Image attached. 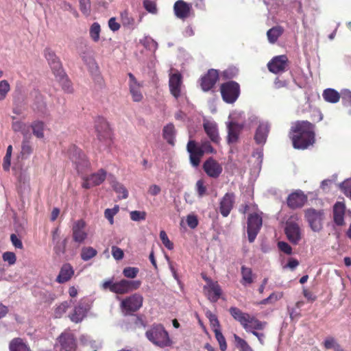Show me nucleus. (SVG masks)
I'll use <instances>...</instances> for the list:
<instances>
[{"instance_id": "1", "label": "nucleus", "mask_w": 351, "mask_h": 351, "mask_svg": "<svg viewBox=\"0 0 351 351\" xmlns=\"http://www.w3.org/2000/svg\"><path fill=\"white\" fill-rule=\"evenodd\" d=\"M315 126L308 121L293 122L289 132L293 147L298 149H305L315 142Z\"/></svg>"}, {"instance_id": "2", "label": "nucleus", "mask_w": 351, "mask_h": 351, "mask_svg": "<svg viewBox=\"0 0 351 351\" xmlns=\"http://www.w3.org/2000/svg\"><path fill=\"white\" fill-rule=\"evenodd\" d=\"M229 312L232 317L239 322L246 332L252 333L258 338L260 343L263 344V338L265 337V335L257 332V330H264L267 325L266 322H262L258 319L255 316L251 315L247 313L243 312L237 307H230Z\"/></svg>"}, {"instance_id": "3", "label": "nucleus", "mask_w": 351, "mask_h": 351, "mask_svg": "<svg viewBox=\"0 0 351 351\" xmlns=\"http://www.w3.org/2000/svg\"><path fill=\"white\" fill-rule=\"evenodd\" d=\"M141 285V281L139 280H129L122 279L119 282H114L113 278H112L103 282L102 289L109 290L116 294L123 295L138 289Z\"/></svg>"}, {"instance_id": "4", "label": "nucleus", "mask_w": 351, "mask_h": 351, "mask_svg": "<svg viewBox=\"0 0 351 351\" xmlns=\"http://www.w3.org/2000/svg\"><path fill=\"white\" fill-rule=\"evenodd\" d=\"M145 336L149 341L160 348L171 345L169 334L161 324L153 325L146 331Z\"/></svg>"}, {"instance_id": "5", "label": "nucleus", "mask_w": 351, "mask_h": 351, "mask_svg": "<svg viewBox=\"0 0 351 351\" xmlns=\"http://www.w3.org/2000/svg\"><path fill=\"white\" fill-rule=\"evenodd\" d=\"M97 136L99 141L110 147L114 141V132L110 123L104 117H97L95 123Z\"/></svg>"}, {"instance_id": "6", "label": "nucleus", "mask_w": 351, "mask_h": 351, "mask_svg": "<svg viewBox=\"0 0 351 351\" xmlns=\"http://www.w3.org/2000/svg\"><path fill=\"white\" fill-rule=\"evenodd\" d=\"M220 91L223 100L228 104L234 103L240 95V85L234 81L221 84Z\"/></svg>"}, {"instance_id": "7", "label": "nucleus", "mask_w": 351, "mask_h": 351, "mask_svg": "<svg viewBox=\"0 0 351 351\" xmlns=\"http://www.w3.org/2000/svg\"><path fill=\"white\" fill-rule=\"evenodd\" d=\"M304 217L308 221L311 228L314 232H319L322 228L324 213L315 208H308L304 212Z\"/></svg>"}, {"instance_id": "8", "label": "nucleus", "mask_w": 351, "mask_h": 351, "mask_svg": "<svg viewBox=\"0 0 351 351\" xmlns=\"http://www.w3.org/2000/svg\"><path fill=\"white\" fill-rule=\"evenodd\" d=\"M263 223L261 216L258 213L250 214L247 217V236L250 243L254 242Z\"/></svg>"}, {"instance_id": "9", "label": "nucleus", "mask_w": 351, "mask_h": 351, "mask_svg": "<svg viewBox=\"0 0 351 351\" xmlns=\"http://www.w3.org/2000/svg\"><path fill=\"white\" fill-rule=\"evenodd\" d=\"M76 342L73 334L63 332L58 338V343L56 345L57 351H75Z\"/></svg>"}, {"instance_id": "10", "label": "nucleus", "mask_w": 351, "mask_h": 351, "mask_svg": "<svg viewBox=\"0 0 351 351\" xmlns=\"http://www.w3.org/2000/svg\"><path fill=\"white\" fill-rule=\"evenodd\" d=\"M288 66L289 60L286 55L274 56L267 64L269 71L274 74L285 72Z\"/></svg>"}, {"instance_id": "11", "label": "nucleus", "mask_w": 351, "mask_h": 351, "mask_svg": "<svg viewBox=\"0 0 351 351\" xmlns=\"http://www.w3.org/2000/svg\"><path fill=\"white\" fill-rule=\"evenodd\" d=\"M202 149L197 145L195 141H189L186 145V150L189 153L190 162L194 167H197L199 165L201 159L204 156Z\"/></svg>"}, {"instance_id": "12", "label": "nucleus", "mask_w": 351, "mask_h": 351, "mask_svg": "<svg viewBox=\"0 0 351 351\" xmlns=\"http://www.w3.org/2000/svg\"><path fill=\"white\" fill-rule=\"evenodd\" d=\"M143 298L135 293L121 302V307L127 313L137 311L143 305Z\"/></svg>"}, {"instance_id": "13", "label": "nucleus", "mask_w": 351, "mask_h": 351, "mask_svg": "<svg viewBox=\"0 0 351 351\" xmlns=\"http://www.w3.org/2000/svg\"><path fill=\"white\" fill-rule=\"evenodd\" d=\"M287 239L293 245H298L302 239V231L299 225L293 221H287L285 229Z\"/></svg>"}, {"instance_id": "14", "label": "nucleus", "mask_w": 351, "mask_h": 351, "mask_svg": "<svg viewBox=\"0 0 351 351\" xmlns=\"http://www.w3.org/2000/svg\"><path fill=\"white\" fill-rule=\"evenodd\" d=\"M219 73L217 70L209 69L206 74L200 79V86L203 91L207 92L210 90L219 80Z\"/></svg>"}, {"instance_id": "15", "label": "nucleus", "mask_w": 351, "mask_h": 351, "mask_svg": "<svg viewBox=\"0 0 351 351\" xmlns=\"http://www.w3.org/2000/svg\"><path fill=\"white\" fill-rule=\"evenodd\" d=\"M270 129L271 125L268 121H259L254 136V139L257 145L265 144Z\"/></svg>"}, {"instance_id": "16", "label": "nucleus", "mask_w": 351, "mask_h": 351, "mask_svg": "<svg viewBox=\"0 0 351 351\" xmlns=\"http://www.w3.org/2000/svg\"><path fill=\"white\" fill-rule=\"evenodd\" d=\"M203 169L208 176L217 178L221 173V165L214 158L210 157L203 164Z\"/></svg>"}, {"instance_id": "17", "label": "nucleus", "mask_w": 351, "mask_h": 351, "mask_svg": "<svg viewBox=\"0 0 351 351\" xmlns=\"http://www.w3.org/2000/svg\"><path fill=\"white\" fill-rule=\"evenodd\" d=\"M235 202L234 193H226L221 199L219 202V212L221 215L226 217L230 213Z\"/></svg>"}, {"instance_id": "18", "label": "nucleus", "mask_w": 351, "mask_h": 351, "mask_svg": "<svg viewBox=\"0 0 351 351\" xmlns=\"http://www.w3.org/2000/svg\"><path fill=\"white\" fill-rule=\"evenodd\" d=\"M173 12L177 18L185 20L191 14L192 5L183 0H178L173 5Z\"/></svg>"}, {"instance_id": "19", "label": "nucleus", "mask_w": 351, "mask_h": 351, "mask_svg": "<svg viewBox=\"0 0 351 351\" xmlns=\"http://www.w3.org/2000/svg\"><path fill=\"white\" fill-rule=\"evenodd\" d=\"M307 201V196L302 191L291 193L287 199V206L291 209L302 207Z\"/></svg>"}, {"instance_id": "20", "label": "nucleus", "mask_w": 351, "mask_h": 351, "mask_svg": "<svg viewBox=\"0 0 351 351\" xmlns=\"http://www.w3.org/2000/svg\"><path fill=\"white\" fill-rule=\"evenodd\" d=\"M72 231L73 240L79 243H82L87 236L86 221L80 219L74 222Z\"/></svg>"}, {"instance_id": "21", "label": "nucleus", "mask_w": 351, "mask_h": 351, "mask_svg": "<svg viewBox=\"0 0 351 351\" xmlns=\"http://www.w3.org/2000/svg\"><path fill=\"white\" fill-rule=\"evenodd\" d=\"M182 75L177 72L169 75V86L171 94L176 99L181 95V86L182 84Z\"/></svg>"}, {"instance_id": "22", "label": "nucleus", "mask_w": 351, "mask_h": 351, "mask_svg": "<svg viewBox=\"0 0 351 351\" xmlns=\"http://www.w3.org/2000/svg\"><path fill=\"white\" fill-rule=\"evenodd\" d=\"M45 56L49 64L50 65L54 74H58L62 77L63 69L62 65L59 61V59L55 54V53L50 49H46L45 50Z\"/></svg>"}, {"instance_id": "23", "label": "nucleus", "mask_w": 351, "mask_h": 351, "mask_svg": "<svg viewBox=\"0 0 351 351\" xmlns=\"http://www.w3.org/2000/svg\"><path fill=\"white\" fill-rule=\"evenodd\" d=\"M128 76L130 78V93L132 95V100L135 102H139L143 97L141 91V85L137 82L135 76L132 73H129Z\"/></svg>"}, {"instance_id": "24", "label": "nucleus", "mask_w": 351, "mask_h": 351, "mask_svg": "<svg viewBox=\"0 0 351 351\" xmlns=\"http://www.w3.org/2000/svg\"><path fill=\"white\" fill-rule=\"evenodd\" d=\"M203 289L208 299L212 302H217L222 293L221 287L217 281L211 285H205Z\"/></svg>"}, {"instance_id": "25", "label": "nucleus", "mask_w": 351, "mask_h": 351, "mask_svg": "<svg viewBox=\"0 0 351 351\" xmlns=\"http://www.w3.org/2000/svg\"><path fill=\"white\" fill-rule=\"evenodd\" d=\"M203 127L210 141L215 144H219L221 138L219 135L217 123L209 121H204Z\"/></svg>"}, {"instance_id": "26", "label": "nucleus", "mask_w": 351, "mask_h": 351, "mask_svg": "<svg viewBox=\"0 0 351 351\" xmlns=\"http://www.w3.org/2000/svg\"><path fill=\"white\" fill-rule=\"evenodd\" d=\"M87 313V304L80 302L77 306H75L73 312L69 314V317L71 322L74 323H79L83 320L86 316Z\"/></svg>"}, {"instance_id": "27", "label": "nucleus", "mask_w": 351, "mask_h": 351, "mask_svg": "<svg viewBox=\"0 0 351 351\" xmlns=\"http://www.w3.org/2000/svg\"><path fill=\"white\" fill-rule=\"evenodd\" d=\"M243 128V125L236 122H230L228 125V144H232L238 141L239 136Z\"/></svg>"}, {"instance_id": "28", "label": "nucleus", "mask_w": 351, "mask_h": 351, "mask_svg": "<svg viewBox=\"0 0 351 351\" xmlns=\"http://www.w3.org/2000/svg\"><path fill=\"white\" fill-rule=\"evenodd\" d=\"M346 212V206L344 203L337 202L333 206V219L337 226L344 224V215Z\"/></svg>"}, {"instance_id": "29", "label": "nucleus", "mask_w": 351, "mask_h": 351, "mask_svg": "<svg viewBox=\"0 0 351 351\" xmlns=\"http://www.w3.org/2000/svg\"><path fill=\"white\" fill-rule=\"evenodd\" d=\"M74 274L73 267L70 264H64L57 276L56 281L59 283H64L69 280Z\"/></svg>"}, {"instance_id": "30", "label": "nucleus", "mask_w": 351, "mask_h": 351, "mask_svg": "<svg viewBox=\"0 0 351 351\" xmlns=\"http://www.w3.org/2000/svg\"><path fill=\"white\" fill-rule=\"evenodd\" d=\"M176 130L173 123H169L165 125L162 130V136L167 142L171 145H175Z\"/></svg>"}, {"instance_id": "31", "label": "nucleus", "mask_w": 351, "mask_h": 351, "mask_svg": "<svg viewBox=\"0 0 351 351\" xmlns=\"http://www.w3.org/2000/svg\"><path fill=\"white\" fill-rule=\"evenodd\" d=\"M241 274L242 276L241 283L243 285L246 286L247 285H251L254 282V275L251 268L245 265L241 266Z\"/></svg>"}, {"instance_id": "32", "label": "nucleus", "mask_w": 351, "mask_h": 351, "mask_svg": "<svg viewBox=\"0 0 351 351\" xmlns=\"http://www.w3.org/2000/svg\"><path fill=\"white\" fill-rule=\"evenodd\" d=\"M106 178V171L101 169L97 172L89 176V186H97L101 184Z\"/></svg>"}, {"instance_id": "33", "label": "nucleus", "mask_w": 351, "mask_h": 351, "mask_svg": "<svg viewBox=\"0 0 351 351\" xmlns=\"http://www.w3.org/2000/svg\"><path fill=\"white\" fill-rule=\"evenodd\" d=\"M284 29L281 26H275L269 29L267 32V36L270 43H275L282 34Z\"/></svg>"}, {"instance_id": "34", "label": "nucleus", "mask_w": 351, "mask_h": 351, "mask_svg": "<svg viewBox=\"0 0 351 351\" xmlns=\"http://www.w3.org/2000/svg\"><path fill=\"white\" fill-rule=\"evenodd\" d=\"M322 96L325 101L333 104L338 102L340 99L339 93L332 88L324 90Z\"/></svg>"}, {"instance_id": "35", "label": "nucleus", "mask_w": 351, "mask_h": 351, "mask_svg": "<svg viewBox=\"0 0 351 351\" xmlns=\"http://www.w3.org/2000/svg\"><path fill=\"white\" fill-rule=\"evenodd\" d=\"M10 351H30L29 348L20 338H15L9 345Z\"/></svg>"}, {"instance_id": "36", "label": "nucleus", "mask_w": 351, "mask_h": 351, "mask_svg": "<svg viewBox=\"0 0 351 351\" xmlns=\"http://www.w3.org/2000/svg\"><path fill=\"white\" fill-rule=\"evenodd\" d=\"M30 127L34 136L38 138L44 137L45 124L43 121H35L31 124Z\"/></svg>"}, {"instance_id": "37", "label": "nucleus", "mask_w": 351, "mask_h": 351, "mask_svg": "<svg viewBox=\"0 0 351 351\" xmlns=\"http://www.w3.org/2000/svg\"><path fill=\"white\" fill-rule=\"evenodd\" d=\"M236 346L239 351H254L247 342L237 335H234Z\"/></svg>"}, {"instance_id": "38", "label": "nucleus", "mask_w": 351, "mask_h": 351, "mask_svg": "<svg viewBox=\"0 0 351 351\" xmlns=\"http://www.w3.org/2000/svg\"><path fill=\"white\" fill-rule=\"evenodd\" d=\"M72 300L64 301L56 307L54 311V315L56 318L61 317L71 306Z\"/></svg>"}, {"instance_id": "39", "label": "nucleus", "mask_w": 351, "mask_h": 351, "mask_svg": "<svg viewBox=\"0 0 351 351\" xmlns=\"http://www.w3.org/2000/svg\"><path fill=\"white\" fill-rule=\"evenodd\" d=\"M213 332L215 333V338L219 343L220 350L221 351H226L227 350V343L226 339L221 333L220 329H213Z\"/></svg>"}, {"instance_id": "40", "label": "nucleus", "mask_w": 351, "mask_h": 351, "mask_svg": "<svg viewBox=\"0 0 351 351\" xmlns=\"http://www.w3.org/2000/svg\"><path fill=\"white\" fill-rule=\"evenodd\" d=\"M121 21L123 26H132L135 23L134 19L130 15L128 10L121 12Z\"/></svg>"}, {"instance_id": "41", "label": "nucleus", "mask_w": 351, "mask_h": 351, "mask_svg": "<svg viewBox=\"0 0 351 351\" xmlns=\"http://www.w3.org/2000/svg\"><path fill=\"white\" fill-rule=\"evenodd\" d=\"M119 211V206L115 205L112 208H107L104 211V216L108 220L109 223L112 225L114 223V216Z\"/></svg>"}, {"instance_id": "42", "label": "nucleus", "mask_w": 351, "mask_h": 351, "mask_svg": "<svg viewBox=\"0 0 351 351\" xmlns=\"http://www.w3.org/2000/svg\"><path fill=\"white\" fill-rule=\"evenodd\" d=\"M32 147L30 140H23L21 144V154L23 158L27 157L32 152Z\"/></svg>"}, {"instance_id": "43", "label": "nucleus", "mask_w": 351, "mask_h": 351, "mask_svg": "<svg viewBox=\"0 0 351 351\" xmlns=\"http://www.w3.org/2000/svg\"><path fill=\"white\" fill-rule=\"evenodd\" d=\"M101 32V27L98 23H94L92 24L90 29V37L93 41L97 42L99 40V35Z\"/></svg>"}, {"instance_id": "44", "label": "nucleus", "mask_w": 351, "mask_h": 351, "mask_svg": "<svg viewBox=\"0 0 351 351\" xmlns=\"http://www.w3.org/2000/svg\"><path fill=\"white\" fill-rule=\"evenodd\" d=\"M57 80L61 84L62 88L67 92H71V84L64 71H63L62 77L58 74H54Z\"/></svg>"}, {"instance_id": "45", "label": "nucleus", "mask_w": 351, "mask_h": 351, "mask_svg": "<svg viewBox=\"0 0 351 351\" xmlns=\"http://www.w3.org/2000/svg\"><path fill=\"white\" fill-rule=\"evenodd\" d=\"M112 188L114 191L121 195V198L126 199L128 197V192L125 187L118 182H114L112 184Z\"/></svg>"}, {"instance_id": "46", "label": "nucleus", "mask_w": 351, "mask_h": 351, "mask_svg": "<svg viewBox=\"0 0 351 351\" xmlns=\"http://www.w3.org/2000/svg\"><path fill=\"white\" fill-rule=\"evenodd\" d=\"M139 269L137 267H127L123 269V274L128 278H134L138 274Z\"/></svg>"}, {"instance_id": "47", "label": "nucleus", "mask_w": 351, "mask_h": 351, "mask_svg": "<svg viewBox=\"0 0 351 351\" xmlns=\"http://www.w3.org/2000/svg\"><path fill=\"white\" fill-rule=\"evenodd\" d=\"M54 252L58 256H61L65 252V247L66 245V239H64L62 241H58L54 243Z\"/></svg>"}, {"instance_id": "48", "label": "nucleus", "mask_w": 351, "mask_h": 351, "mask_svg": "<svg viewBox=\"0 0 351 351\" xmlns=\"http://www.w3.org/2000/svg\"><path fill=\"white\" fill-rule=\"evenodd\" d=\"M160 239L162 244L168 249L172 250L173 248V243L169 239L168 236L165 230L160 232Z\"/></svg>"}, {"instance_id": "49", "label": "nucleus", "mask_w": 351, "mask_h": 351, "mask_svg": "<svg viewBox=\"0 0 351 351\" xmlns=\"http://www.w3.org/2000/svg\"><path fill=\"white\" fill-rule=\"evenodd\" d=\"M10 90V84L6 80L0 82V101L5 98L7 93Z\"/></svg>"}, {"instance_id": "50", "label": "nucleus", "mask_w": 351, "mask_h": 351, "mask_svg": "<svg viewBox=\"0 0 351 351\" xmlns=\"http://www.w3.org/2000/svg\"><path fill=\"white\" fill-rule=\"evenodd\" d=\"M77 49L80 56H81L82 60L86 62L87 61L86 42L79 41L77 43Z\"/></svg>"}, {"instance_id": "51", "label": "nucleus", "mask_w": 351, "mask_h": 351, "mask_svg": "<svg viewBox=\"0 0 351 351\" xmlns=\"http://www.w3.org/2000/svg\"><path fill=\"white\" fill-rule=\"evenodd\" d=\"M130 218L132 221H138L145 220L146 218V213L144 211L134 210L130 213Z\"/></svg>"}, {"instance_id": "52", "label": "nucleus", "mask_w": 351, "mask_h": 351, "mask_svg": "<svg viewBox=\"0 0 351 351\" xmlns=\"http://www.w3.org/2000/svg\"><path fill=\"white\" fill-rule=\"evenodd\" d=\"M196 191L199 197H203L206 193V187L204 185V182L203 180H199L197 181L196 184Z\"/></svg>"}, {"instance_id": "53", "label": "nucleus", "mask_w": 351, "mask_h": 351, "mask_svg": "<svg viewBox=\"0 0 351 351\" xmlns=\"http://www.w3.org/2000/svg\"><path fill=\"white\" fill-rule=\"evenodd\" d=\"M3 260L8 262L9 265H14L16 263V257L14 252H5L2 256Z\"/></svg>"}, {"instance_id": "54", "label": "nucleus", "mask_w": 351, "mask_h": 351, "mask_svg": "<svg viewBox=\"0 0 351 351\" xmlns=\"http://www.w3.org/2000/svg\"><path fill=\"white\" fill-rule=\"evenodd\" d=\"M207 317L209 319L210 324L213 327V329L219 330L220 329V324H219V322L217 316L213 314L212 313L209 312L208 313H207Z\"/></svg>"}, {"instance_id": "55", "label": "nucleus", "mask_w": 351, "mask_h": 351, "mask_svg": "<svg viewBox=\"0 0 351 351\" xmlns=\"http://www.w3.org/2000/svg\"><path fill=\"white\" fill-rule=\"evenodd\" d=\"M340 187L343 193L351 199V180L342 182Z\"/></svg>"}, {"instance_id": "56", "label": "nucleus", "mask_w": 351, "mask_h": 351, "mask_svg": "<svg viewBox=\"0 0 351 351\" xmlns=\"http://www.w3.org/2000/svg\"><path fill=\"white\" fill-rule=\"evenodd\" d=\"M187 225L191 228H195L199 223L197 217L195 215H189L186 217Z\"/></svg>"}, {"instance_id": "57", "label": "nucleus", "mask_w": 351, "mask_h": 351, "mask_svg": "<svg viewBox=\"0 0 351 351\" xmlns=\"http://www.w3.org/2000/svg\"><path fill=\"white\" fill-rule=\"evenodd\" d=\"M199 147L202 149V150L204 154V153L213 154L215 152V150L211 145L210 143L207 141L202 142Z\"/></svg>"}, {"instance_id": "58", "label": "nucleus", "mask_w": 351, "mask_h": 351, "mask_svg": "<svg viewBox=\"0 0 351 351\" xmlns=\"http://www.w3.org/2000/svg\"><path fill=\"white\" fill-rule=\"evenodd\" d=\"M143 5L144 8L147 11L151 13H156V3L150 0H145L143 1Z\"/></svg>"}, {"instance_id": "59", "label": "nucleus", "mask_w": 351, "mask_h": 351, "mask_svg": "<svg viewBox=\"0 0 351 351\" xmlns=\"http://www.w3.org/2000/svg\"><path fill=\"white\" fill-rule=\"evenodd\" d=\"M323 344L324 348L328 350L331 348L333 349L338 344V343H337L334 337H329L324 340Z\"/></svg>"}, {"instance_id": "60", "label": "nucleus", "mask_w": 351, "mask_h": 351, "mask_svg": "<svg viewBox=\"0 0 351 351\" xmlns=\"http://www.w3.org/2000/svg\"><path fill=\"white\" fill-rule=\"evenodd\" d=\"M289 82L286 80H283L277 77L274 80V88L276 89L287 87Z\"/></svg>"}, {"instance_id": "61", "label": "nucleus", "mask_w": 351, "mask_h": 351, "mask_svg": "<svg viewBox=\"0 0 351 351\" xmlns=\"http://www.w3.org/2000/svg\"><path fill=\"white\" fill-rule=\"evenodd\" d=\"M112 254L116 260H121L124 255L123 251L117 246H112Z\"/></svg>"}, {"instance_id": "62", "label": "nucleus", "mask_w": 351, "mask_h": 351, "mask_svg": "<svg viewBox=\"0 0 351 351\" xmlns=\"http://www.w3.org/2000/svg\"><path fill=\"white\" fill-rule=\"evenodd\" d=\"M279 249L287 254H291L292 253L291 247L286 242L279 241L278 243Z\"/></svg>"}, {"instance_id": "63", "label": "nucleus", "mask_w": 351, "mask_h": 351, "mask_svg": "<svg viewBox=\"0 0 351 351\" xmlns=\"http://www.w3.org/2000/svg\"><path fill=\"white\" fill-rule=\"evenodd\" d=\"M10 240H11L12 245L16 248H19V249L23 248V246L22 241H21V239L19 238H18V237L16 234H12L10 236Z\"/></svg>"}, {"instance_id": "64", "label": "nucleus", "mask_w": 351, "mask_h": 351, "mask_svg": "<svg viewBox=\"0 0 351 351\" xmlns=\"http://www.w3.org/2000/svg\"><path fill=\"white\" fill-rule=\"evenodd\" d=\"M108 26L109 28L113 32L119 30L121 27L120 24L116 21V19L114 17H112L109 19Z\"/></svg>"}]
</instances>
